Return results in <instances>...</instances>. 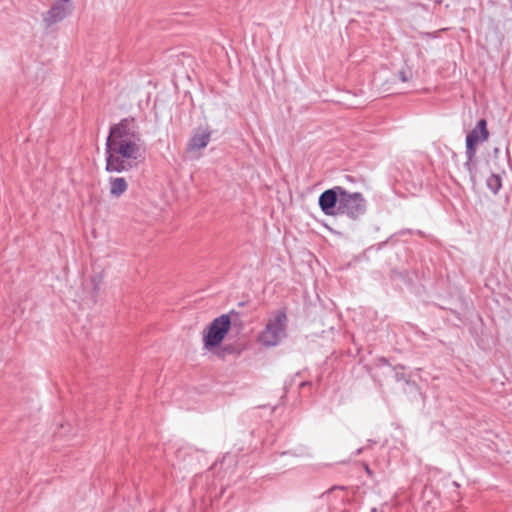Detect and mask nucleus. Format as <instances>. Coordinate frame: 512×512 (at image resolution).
I'll list each match as a JSON object with an SVG mask.
<instances>
[{
	"label": "nucleus",
	"instance_id": "nucleus-1",
	"mask_svg": "<svg viewBox=\"0 0 512 512\" xmlns=\"http://www.w3.org/2000/svg\"><path fill=\"white\" fill-rule=\"evenodd\" d=\"M142 135L134 117L112 124L105 142V170L122 173L137 168L142 151Z\"/></svg>",
	"mask_w": 512,
	"mask_h": 512
},
{
	"label": "nucleus",
	"instance_id": "nucleus-2",
	"mask_svg": "<svg viewBox=\"0 0 512 512\" xmlns=\"http://www.w3.org/2000/svg\"><path fill=\"white\" fill-rule=\"evenodd\" d=\"M318 205L326 216L345 215L350 220L357 221L366 214L368 203L362 193L334 186L319 195Z\"/></svg>",
	"mask_w": 512,
	"mask_h": 512
},
{
	"label": "nucleus",
	"instance_id": "nucleus-3",
	"mask_svg": "<svg viewBox=\"0 0 512 512\" xmlns=\"http://www.w3.org/2000/svg\"><path fill=\"white\" fill-rule=\"evenodd\" d=\"M232 317L240 318V313L236 310H231L228 313L221 314L214 318L203 330L202 340L203 348L209 352H214L220 347L225 337L231 330L233 323Z\"/></svg>",
	"mask_w": 512,
	"mask_h": 512
},
{
	"label": "nucleus",
	"instance_id": "nucleus-4",
	"mask_svg": "<svg viewBox=\"0 0 512 512\" xmlns=\"http://www.w3.org/2000/svg\"><path fill=\"white\" fill-rule=\"evenodd\" d=\"M288 317L285 309H279L269 318L258 341L265 347H275L287 337Z\"/></svg>",
	"mask_w": 512,
	"mask_h": 512
},
{
	"label": "nucleus",
	"instance_id": "nucleus-5",
	"mask_svg": "<svg viewBox=\"0 0 512 512\" xmlns=\"http://www.w3.org/2000/svg\"><path fill=\"white\" fill-rule=\"evenodd\" d=\"M73 10V0H55L50 9L43 15V23L49 28L63 21Z\"/></svg>",
	"mask_w": 512,
	"mask_h": 512
},
{
	"label": "nucleus",
	"instance_id": "nucleus-6",
	"mask_svg": "<svg viewBox=\"0 0 512 512\" xmlns=\"http://www.w3.org/2000/svg\"><path fill=\"white\" fill-rule=\"evenodd\" d=\"M488 137L487 122L485 119H481L466 137V154L469 160L475 155L476 146L486 141Z\"/></svg>",
	"mask_w": 512,
	"mask_h": 512
},
{
	"label": "nucleus",
	"instance_id": "nucleus-7",
	"mask_svg": "<svg viewBox=\"0 0 512 512\" xmlns=\"http://www.w3.org/2000/svg\"><path fill=\"white\" fill-rule=\"evenodd\" d=\"M212 131L206 129H196L193 131L187 144L188 151H200L204 149L210 142Z\"/></svg>",
	"mask_w": 512,
	"mask_h": 512
},
{
	"label": "nucleus",
	"instance_id": "nucleus-8",
	"mask_svg": "<svg viewBox=\"0 0 512 512\" xmlns=\"http://www.w3.org/2000/svg\"><path fill=\"white\" fill-rule=\"evenodd\" d=\"M243 350L244 347H242L240 344L229 343L224 345L221 344L220 347L212 353L215 354L219 359L224 360L228 355L240 356Z\"/></svg>",
	"mask_w": 512,
	"mask_h": 512
},
{
	"label": "nucleus",
	"instance_id": "nucleus-9",
	"mask_svg": "<svg viewBox=\"0 0 512 512\" xmlns=\"http://www.w3.org/2000/svg\"><path fill=\"white\" fill-rule=\"evenodd\" d=\"M110 195L119 198L128 188L127 181L124 177H110Z\"/></svg>",
	"mask_w": 512,
	"mask_h": 512
},
{
	"label": "nucleus",
	"instance_id": "nucleus-10",
	"mask_svg": "<svg viewBox=\"0 0 512 512\" xmlns=\"http://www.w3.org/2000/svg\"><path fill=\"white\" fill-rule=\"evenodd\" d=\"M486 184H487V187L494 193L496 194L501 186H502V181H501V177L497 174H492L488 177L487 181H486Z\"/></svg>",
	"mask_w": 512,
	"mask_h": 512
},
{
	"label": "nucleus",
	"instance_id": "nucleus-11",
	"mask_svg": "<svg viewBox=\"0 0 512 512\" xmlns=\"http://www.w3.org/2000/svg\"><path fill=\"white\" fill-rule=\"evenodd\" d=\"M412 76H413V72H412V70L409 67L402 68L401 70H399L397 72L398 79L401 82H403V83L408 82L409 80H411Z\"/></svg>",
	"mask_w": 512,
	"mask_h": 512
},
{
	"label": "nucleus",
	"instance_id": "nucleus-12",
	"mask_svg": "<svg viewBox=\"0 0 512 512\" xmlns=\"http://www.w3.org/2000/svg\"><path fill=\"white\" fill-rule=\"evenodd\" d=\"M91 284H92L94 296H96L98 294V291L100 290V286L102 284V276L96 275V276L92 277Z\"/></svg>",
	"mask_w": 512,
	"mask_h": 512
},
{
	"label": "nucleus",
	"instance_id": "nucleus-13",
	"mask_svg": "<svg viewBox=\"0 0 512 512\" xmlns=\"http://www.w3.org/2000/svg\"><path fill=\"white\" fill-rule=\"evenodd\" d=\"M407 233L408 234H412V233H414V231L412 229H403V230H400L398 234L399 235H405Z\"/></svg>",
	"mask_w": 512,
	"mask_h": 512
},
{
	"label": "nucleus",
	"instance_id": "nucleus-14",
	"mask_svg": "<svg viewBox=\"0 0 512 512\" xmlns=\"http://www.w3.org/2000/svg\"><path fill=\"white\" fill-rule=\"evenodd\" d=\"M311 384H312V383H311V382H309V381H303V382H301V383L299 384V388H303V387H305V386H307V385H311Z\"/></svg>",
	"mask_w": 512,
	"mask_h": 512
},
{
	"label": "nucleus",
	"instance_id": "nucleus-15",
	"mask_svg": "<svg viewBox=\"0 0 512 512\" xmlns=\"http://www.w3.org/2000/svg\"><path fill=\"white\" fill-rule=\"evenodd\" d=\"M363 450H364V448H363V447H362V448L357 449V450L355 451L354 455H355V456L360 455V454L363 452Z\"/></svg>",
	"mask_w": 512,
	"mask_h": 512
},
{
	"label": "nucleus",
	"instance_id": "nucleus-16",
	"mask_svg": "<svg viewBox=\"0 0 512 512\" xmlns=\"http://www.w3.org/2000/svg\"><path fill=\"white\" fill-rule=\"evenodd\" d=\"M415 233H417V234H418V235H420V236H424V232H423V231H421V230H417V231H415Z\"/></svg>",
	"mask_w": 512,
	"mask_h": 512
},
{
	"label": "nucleus",
	"instance_id": "nucleus-17",
	"mask_svg": "<svg viewBox=\"0 0 512 512\" xmlns=\"http://www.w3.org/2000/svg\"><path fill=\"white\" fill-rule=\"evenodd\" d=\"M370 512H377V508L376 507L371 508Z\"/></svg>",
	"mask_w": 512,
	"mask_h": 512
},
{
	"label": "nucleus",
	"instance_id": "nucleus-18",
	"mask_svg": "<svg viewBox=\"0 0 512 512\" xmlns=\"http://www.w3.org/2000/svg\"><path fill=\"white\" fill-rule=\"evenodd\" d=\"M369 442H370V445H373V444H375V443H376V442H375V441H373V440H369Z\"/></svg>",
	"mask_w": 512,
	"mask_h": 512
},
{
	"label": "nucleus",
	"instance_id": "nucleus-19",
	"mask_svg": "<svg viewBox=\"0 0 512 512\" xmlns=\"http://www.w3.org/2000/svg\"><path fill=\"white\" fill-rule=\"evenodd\" d=\"M366 472H367V473H370V469H369V467H368V466H366Z\"/></svg>",
	"mask_w": 512,
	"mask_h": 512
}]
</instances>
